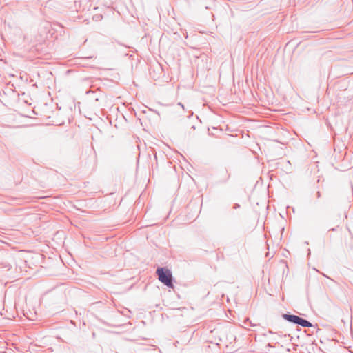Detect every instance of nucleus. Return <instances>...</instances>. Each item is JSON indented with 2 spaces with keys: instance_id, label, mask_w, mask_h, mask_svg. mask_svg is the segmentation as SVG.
<instances>
[{
  "instance_id": "3",
  "label": "nucleus",
  "mask_w": 353,
  "mask_h": 353,
  "mask_svg": "<svg viewBox=\"0 0 353 353\" xmlns=\"http://www.w3.org/2000/svg\"><path fill=\"white\" fill-rule=\"evenodd\" d=\"M298 325H299L303 327H313L312 324L310 321H308L307 320L303 319L301 317H300Z\"/></svg>"
},
{
  "instance_id": "4",
  "label": "nucleus",
  "mask_w": 353,
  "mask_h": 353,
  "mask_svg": "<svg viewBox=\"0 0 353 353\" xmlns=\"http://www.w3.org/2000/svg\"><path fill=\"white\" fill-rule=\"evenodd\" d=\"M316 196H317V198H320L321 196V192L319 191L317 192Z\"/></svg>"
},
{
  "instance_id": "5",
  "label": "nucleus",
  "mask_w": 353,
  "mask_h": 353,
  "mask_svg": "<svg viewBox=\"0 0 353 353\" xmlns=\"http://www.w3.org/2000/svg\"><path fill=\"white\" fill-rule=\"evenodd\" d=\"M178 105H181L183 108V105L181 104V103H179Z\"/></svg>"
},
{
  "instance_id": "6",
  "label": "nucleus",
  "mask_w": 353,
  "mask_h": 353,
  "mask_svg": "<svg viewBox=\"0 0 353 353\" xmlns=\"http://www.w3.org/2000/svg\"><path fill=\"white\" fill-rule=\"evenodd\" d=\"M330 230L334 231L335 230H334V228H332Z\"/></svg>"
},
{
  "instance_id": "1",
  "label": "nucleus",
  "mask_w": 353,
  "mask_h": 353,
  "mask_svg": "<svg viewBox=\"0 0 353 353\" xmlns=\"http://www.w3.org/2000/svg\"><path fill=\"white\" fill-rule=\"evenodd\" d=\"M159 280L168 288H173V276L170 270L166 268H158L156 270Z\"/></svg>"
},
{
  "instance_id": "2",
  "label": "nucleus",
  "mask_w": 353,
  "mask_h": 353,
  "mask_svg": "<svg viewBox=\"0 0 353 353\" xmlns=\"http://www.w3.org/2000/svg\"><path fill=\"white\" fill-rule=\"evenodd\" d=\"M282 316L285 320L296 325H298L300 319V316L294 314H283Z\"/></svg>"
}]
</instances>
